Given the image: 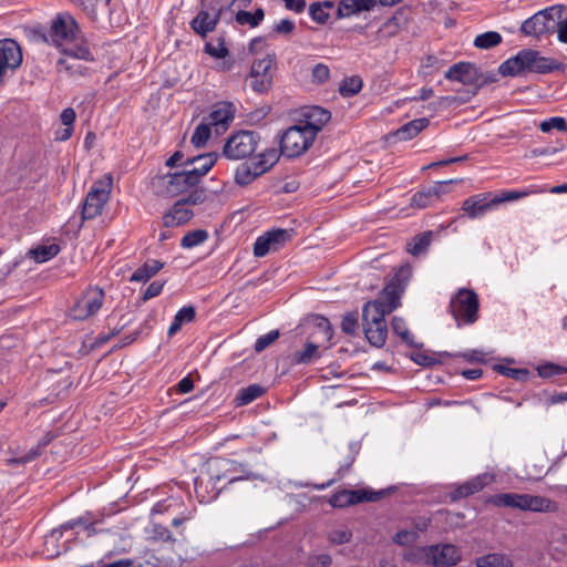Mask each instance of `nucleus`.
I'll return each instance as SVG.
<instances>
[{"instance_id": "nucleus-1", "label": "nucleus", "mask_w": 567, "mask_h": 567, "mask_svg": "<svg viewBox=\"0 0 567 567\" xmlns=\"http://www.w3.org/2000/svg\"><path fill=\"white\" fill-rule=\"evenodd\" d=\"M561 70H564L561 62L543 56L539 51L533 49L518 51L498 66V72L503 76H519L527 73L548 74Z\"/></svg>"}, {"instance_id": "nucleus-2", "label": "nucleus", "mask_w": 567, "mask_h": 567, "mask_svg": "<svg viewBox=\"0 0 567 567\" xmlns=\"http://www.w3.org/2000/svg\"><path fill=\"white\" fill-rule=\"evenodd\" d=\"M81 29L69 12H60L50 21L48 30L35 31V38L55 48H63L80 39Z\"/></svg>"}, {"instance_id": "nucleus-3", "label": "nucleus", "mask_w": 567, "mask_h": 567, "mask_svg": "<svg viewBox=\"0 0 567 567\" xmlns=\"http://www.w3.org/2000/svg\"><path fill=\"white\" fill-rule=\"evenodd\" d=\"M491 503L498 507L518 508L535 513H555L558 509L556 502L540 495L503 493L494 495Z\"/></svg>"}, {"instance_id": "nucleus-4", "label": "nucleus", "mask_w": 567, "mask_h": 567, "mask_svg": "<svg viewBox=\"0 0 567 567\" xmlns=\"http://www.w3.org/2000/svg\"><path fill=\"white\" fill-rule=\"evenodd\" d=\"M478 296L472 289L461 288L452 297L449 311L460 328L464 324H473L478 319Z\"/></svg>"}, {"instance_id": "nucleus-5", "label": "nucleus", "mask_w": 567, "mask_h": 567, "mask_svg": "<svg viewBox=\"0 0 567 567\" xmlns=\"http://www.w3.org/2000/svg\"><path fill=\"white\" fill-rule=\"evenodd\" d=\"M315 133L302 125L288 127L280 136V153L292 158L303 154L313 143Z\"/></svg>"}, {"instance_id": "nucleus-6", "label": "nucleus", "mask_w": 567, "mask_h": 567, "mask_svg": "<svg viewBox=\"0 0 567 567\" xmlns=\"http://www.w3.org/2000/svg\"><path fill=\"white\" fill-rule=\"evenodd\" d=\"M260 134L255 131H238L231 134L223 147V155L228 159H243L252 155L259 143Z\"/></svg>"}, {"instance_id": "nucleus-7", "label": "nucleus", "mask_w": 567, "mask_h": 567, "mask_svg": "<svg viewBox=\"0 0 567 567\" xmlns=\"http://www.w3.org/2000/svg\"><path fill=\"white\" fill-rule=\"evenodd\" d=\"M112 188V179L96 181L90 188L82 206V219L89 220L102 214Z\"/></svg>"}, {"instance_id": "nucleus-8", "label": "nucleus", "mask_w": 567, "mask_h": 567, "mask_svg": "<svg viewBox=\"0 0 567 567\" xmlns=\"http://www.w3.org/2000/svg\"><path fill=\"white\" fill-rule=\"evenodd\" d=\"M104 291L99 287L89 288L70 309V317L83 321L94 316L104 302Z\"/></svg>"}, {"instance_id": "nucleus-9", "label": "nucleus", "mask_w": 567, "mask_h": 567, "mask_svg": "<svg viewBox=\"0 0 567 567\" xmlns=\"http://www.w3.org/2000/svg\"><path fill=\"white\" fill-rule=\"evenodd\" d=\"M421 551L423 561L434 567H451L461 560L458 548L452 544L425 546Z\"/></svg>"}, {"instance_id": "nucleus-10", "label": "nucleus", "mask_w": 567, "mask_h": 567, "mask_svg": "<svg viewBox=\"0 0 567 567\" xmlns=\"http://www.w3.org/2000/svg\"><path fill=\"white\" fill-rule=\"evenodd\" d=\"M388 494L386 489L373 491L368 488L343 489L331 496L329 503L332 507L343 508L363 502H377Z\"/></svg>"}, {"instance_id": "nucleus-11", "label": "nucleus", "mask_w": 567, "mask_h": 567, "mask_svg": "<svg viewBox=\"0 0 567 567\" xmlns=\"http://www.w3.org/2000/svg\"><path fill=\"white\" fill-rule=\"evenodd\" d=\"M22 63V51L13 39L0 40V86L8 73H13Z\"/></svg>"}, {"instance_id": "nucleus-12", "label": "nucleus", "mask_w": 567, "mask_h": 567, "mask_svg": "<svg viewBox=\"0 0 567 567\" xmlns=\"http://www.w3.org/2000/svg\"><path fill=\"white\" fill-rule=\"evenodd\" d=\"M550 11L549 7L526 19L520 25V31L526 35L536 38L555 32L554 13Z\"/></svg>"}, {"instance_id": "nucleus-13", "label": "nucleus", "mask_w": 567, "mask_h": 567, "mask_svg": "<svg viewBox=\"0 0 567 567\" xmlns=\"http://www.w3.org/2000/svg\"><path fill=\"white\" fill-rule=\"evenodd\" d=\"M274 59L266 56L254 61L250 69V86L257 93H266L272 86Z\"/></svg>"}, {"instance_id": "nucleus-14", "label": "nucleus", "mask_w": 567, "mask_h": 567, "mask_svg": "<svg viewBox=\"0 0 567 567\" xmlns=\"http://www.w3.org/2000/svg\"><path fill=\"white\" fill-rule=\"evenodd\" d=\"M166 193L171 196L182 194L199 184L198 174L185 167L181 172L168 173L163 176Z\"/></svg>"}, {"instance_id": "nucleus-15", "label": "nucleus", "mask_w": 567, "mask_h": 567, "mask_svg": "<svg viewBox=\"0 0 567 567\" xmlns=\"http://www.w3.org/2000/svg\"><path fill=\"white\" fill-rule=\"evenodd\" d=\"M444 78L450 81H456L464 85H472L477 87L481 82L482 72L480 69L470 62H458L450 66L445 72Z\"/></svg>"}, {"instance_id": "nucleus-16", "label": "nucleus", "mask_w": 567, "mask_h": 567, "mask_svg": "<svg viewBox=\"0 0 567 567\" xmlns=\"http://www.w3.org/2000/svg\"><path fill=\"white\" fill-rule=\"evenodd\" d=\"M235 112L234 103L221 101L215 103L209 114L204 118L215 128L216 133H220L226 131L234 121Z\"/></svg>"}, {"instance_id": "nucleus-17", "label": "nucleus", "mask_w": 567, "mask_h": 567, "mask_svg": "<svg viewBox=\"0 0 567 567\" xmlns=\"http://www.w3.org/2000/svg\"><path fill=\"white\" fill-rule=\"evenodd\" d=\"M218 467L221 472L210 476V480L214 482L227 480V482L231 484L238 481L249 480L252 476L245 464L235 460L224 458L218 462Z\"/></svg>"}, {"instance_id": "nucleus-18", "label": "nucleus", "mask_w": 567, "mask_h": 567, "mask_svg": "<svg viewBox=\"0 0 567 567\" xmlns=\"http://www.w3.org/2000/svg\"><path fill=\"white\" fill-rule=\"evenodd\" d=\"M494 476L488 473L478 474L471 480L457 485L450 492L451 502H457L481 492L484 487L493 483Z\"/></svg>"}, {"instance_id": "nucleus-19", "label": "nucleus", "mask_w": 567, "mask_h": 567, "mask_svg": "<svg viewBox=\"0 0 567 567\" xmlns=\"http://www.w3.org/2000/svg\"><path fill=\"white\" fill-rule=\"evenodd\" d=\"M495 207L492 193H482L470 196L462 205V209L471 219L481 218Z\"/></svg>"}, {"instance_id": "nucleus-20", "label": "nucleus", "mask_w": 567, "mask_h": 567, "mask_svg": "<svg viewBox=\"0 0 567 567\" xmlns=\"http://www.w3.org/2000/svg\"><path fill=\"white\" fill-rule=\"evenodd\" d=\"M221 9L212 17L208 11L200 10L197 16L189 22L192 30L202 38H206L208 33L213 32L219 20Z\"/></svg>"}, {"instance_id": "nucleus-21", "label": "nucleus", "mask_w": 567, "mask_h": 567, "mask_svg": "<svg viewBox=\"0 0 567 567\" xmlns=\"http://www.w3.org/2000/svg\"><path fill=\"white\" fill-rule=\"evenodd\" d=\"M303 117L305 124L302 126L313 131L316 137L318 132L330 121L331 113L321 106L313 105L303 112Z\"/></svg>"}, {"instance_id": "nucleus-22", "label": "nucleus", "mask_w": 567, "mask_h": 567, "mask_svg": "<svg viewBox=\"0 0 567 567\" xmlns=\"http://www.w3.org/2000/svg\"><path fill=\"white\" fill-rule=\"evenodd\" d=\"M321 349H323V342L308 338L303 349L298 350L292 354V363L305 365L311 364L321 358Z\"/></svg>"}, {"instance_id": "nucleus-23", "label": "nucleus", "mask_w": 567, "mask_h": 567, "mask_svg": "<svg viewBox=\"0 0 567 567\" xmlns=\"http://www.w3.org/2000/svg\"><path fill=\"white\" fill-rule=\"evenodd\" d=\"M401 292L402 288L400 286V280L398 276H395L385 285L377 300H380L383 303L385 311L391 313L400 306Z\"/></svg>"}, {"instance_id": "nucleus-24", "label": "nucleus", "mask_w": 567, "mask_h": 567, "mask_svg": "<svg viewBox=\"0 0 567 567\" xmlns=\"http://www.w3.org/2000/svg\"><path fill=\"white\" fill-rule=\"evenodd\" d=\"M193 216V212L188 209L182 200H178L163 216V225L167 228L177 227L189 221Z\"/></svg>"}, {"instance_id": "nucleus-25", "label": "nucleus", "mask_w": 567, "mask_h": 567, "mask_svg": "<svg viewBox=\"0 0 567 567\" xmlns=\"http://www.w3.org/2000/svg\"><path fill=\"white\" fill-rule=\"evenodd\" d=\"M451 182L452 181H449V183H451ZM446 184H447V182H440L433 186H430L427 188H424V189L415 193L411 198V206L417 207V208L427 207L433 202L439 199L440 195L443 192V187Z\"/></svg>"}, {"instance_id": "nucleus-26", "label": "nucleus", "mask_w": 567, "mask_h": 567, "mask_svg": "<svg viewBox=\"0 0 567 567\" xmlns=\"http://www.w3.org/2000/svg\"><path fill=\"white\" fill-rule=\"evenodd\" d=\"M383 303L380 300H370L363 305L362 308V324H378L385 321V311Z\"/></svg>"}, {"instance_id": "nucleus-27", "label": "nucleus", "mask_w": 567, "mask_h": 567, "mask_svg": "<svg viewBox=\"0 0 567 567\" xmlns=\"http://www.w3.org/2000/svg\"><path fill=\"white\" fill-rule=\"evenodd\" d=\"M375 6V0H340L337 8L339 19L369 11Z\"/></svg>"}, {"instance_id": "nucleus-28", "label": "nucleus", "mask_w": 567, "mask_h": 567, "mask_svg": "<svg viewBox=\"0 0 567 567\" xmlns=\"http://www.w3.org/2000/svg\"><path fill=\"white\" fill-rule=\"evenodd\" d=\"M217 158H218V154L213 152V153H207V154H202L198 156L189 157L183 163V165L185 167H188L190 165L197 164V166H194L190 169L193 172H196L198 174V179L202 181V178L213 168Z\"/></svg>"}, {"instance_id": "nucleus-29", "label": "nucleus", "mask_w": 567, "mask_h": 567, "mask_svg": "<svg viewBox=\"0 0 567 567\" xmlns=\"http://www.w3.org/2000/svg\"><path fill=\"white\" fill-rule=\"evenodd\" d=\"M430 121L426 117L416 118L402 125L394 132V137L399 141H409L415 137L421 131L427 127Z\"/></svg>"}, {"instance_id": "nucleus-30", "label": "nucleus", "mask_w": 567, "mask_h": 567, "mask_svg": "<svg viewBox=\"0 0 567 567\" xmlns=\"http://www.w3.org/2000/svg\"><path fill=\"white\" fill-rule=\"evenodd\" d=\"M164 264L156 259H147L141 267H138L130 277L131 282H147L154 277Z\"/></svg>"}, {"instance_id": "nucleus-31", "label": "nucleus", "mask_w": 567, "mask_h": 567, "mask_svg": "<svg viewBox=\"0 0 567 567\" xmlns=\"http://www.w3.org/2000/svg\"><path fill=\"white\" fill-rule=\"evenodd\" d=\"M363 331L369 343L375 348H382L388 337L386 322L378 324H362Z\"/></svg>"}, {"instance_id": "nucleus-32", "label": "nucleus", "mask_w": 567, "mask_h": 567, "mask_svg": "<svg viewBox=\"0 0 567 567\" xmlns=\"http://www.w3.org/2000/svg\"><path fill=\"white\" fill-rule=\"evenodd\" d=\"M555 32L559 42L567 44V6H553Z\"/></svg>"}, {"instance_id": "nucleus-33", "label": "nucleus", "mask_w": 567, "mask_h": 567, "mask_svg": "<svg viewBox=\"0 0 567 567\" xmlns=\"http://www.w3.org/2000/svg\"><path fill=\"white\" fill-rule=\"evenodd\" d=\"M261 175L262 173L257 169V166L254 162H245L237 167L235 173V181L238 185L246 186Z\"/></svg>"}, {"instance_id": "nucleus-34", "label": "nucleus", "mask_w": 567, "mask_h": 567, "mask_svg": "<svg viewBox=\"0 0 567 567\" xmlns=\"http://www.w3.org/2000/svg\"><path fill=\"white\" fill-rule=\"evenodd\" d=\"M266 392V389L257 383L250 384L246 388H241L238 390L235 402L237 406H243L251 403L256 399L262 396Z\"/></svg>"}, {"instance_id": "nucleus-35", "label": "nucleus", "mask_w": 567, "mask_h": 567, "mask_svg": "<svg viewBox=\"0 0 567 567\" xmlns=\"http://www.w3.org/2000/svg\"><path fill=\"white\" fill-rule=\"evenodd\" d=\"M476 567H514V563L506 554L492 553L478 557Z\"/></svg>"}, {"instance_id": "nucleus-36", "label": "nucleus", "mask_w": 567, "mask_h": 567, "mask_svg": "<svg viewBox=\"0 0 567 567\" xmlns=\"http://www.w3.org/2000/svg\"><path fill=\"white\" fill-rule=\"evenodd\" d=\"M316 331L309 336L315 340H319L317 336L321 337V342H323V349L327 350L330 348V341L333 337V329L330 321L324 317H318L317 323L315 326Z\"/></svg>"}, {"instance_id": "nucleus-37", "label": "nucleus", "mask_w": 567, "mask_h": 567, "mask_svg": "<svg viewBox=\"0 0 567 567\" xmlns=\"http://www.w3.org/2000/svg\"><path fill=\"white\" fill-rule=\"evenodd\" d=\"M280 150L275 147L266 148L257 155V161H254L257 169L262 174L267 173L280 158Z\"/></svg>"}, {"instance_id": "nucleus-38", "label": "nucleus", "mask_w": 567, "mask_h": 567, "mask_svg": "<svg viewBox=\"0 0 567 567\" xmlns=\"http://www.w3.org/2000/svg\"><path fill=\"white\" fill-rule=\"evenodd\" d=\"M73 47L69 49H63V52L73 58V59H80L84 61H94L93 53L90 50L89 43L86 40L82 38L80 34V39L75 42H73Z\"/></svg>"}, {"instance_id": "nucleus-39", "label": "nucleus", "mask_w": 567, "mask_h": 567, "mask_svg": "<svg viewBox=\"0 0 567 567\" xmlns=\"http://www.w3.org/2000/svg\"><path fill=\"white\" fill-rule=\"evenodd\" d=\"M264 18H265V11L261 8H257L255 10V12H252V13L249 11L239 10L235 16V20L238 24H240V25L248 24L250 28L258 27L261 23V21L264 20Z\"/></svg>"}, {"instance_id": "nucleus-40", "label": "nucleus", "mask_w": 567, "mask_h": 567, "mask_svg": "<svg viewBox=\"0 0 567 567\" xmlns=\"http://www.w3.org/2000/svg\"><path fill=\"white\" fill-rule=\"evenodd\" d=\"M392 331L401 338V340L409 347H419L414 342V336L406 327L405 320L401 317H393L391 321Z\"/></svg>"}, {"instance_id": "nucleus-41", "label": "nucleus", "mask_w": 567, "mask_h": 567, "mask_svg": "<svg viewBox=\"0 0 567 567\" xmlns=\"http://www.w3.org/2000/svg\"><path fill=\"white\" fill-rule=\"evenodd\" d=\"M60 246L58 244L41 245L30 250L32 258L41 264L49 261L60 252Z\"/></svg>"}, {"instance_id": "nucleus-42", "label": "nucleus", "mask_w": 567, "mask_h": 567, "mask_svg": "<svg viewBox=\"0 0 567 567\" xmlns=\"http://www.w3.org/2000/svg\"><path fill=\"white\" fill-rule=\"evenodd\" d=\"M503 41L501 33L497 31H487L475 37L474 45L477 49L488 50L497 47Z\"/></svg>"}, {"instance_id": "nucleus-43", "label": "nucleus", "mask_w": 567, "mask_h": 567, "mask_svg": "<svg viewBox=\"0 0 567 567\" xmlns=\"http://www.w3.org/2000/svg\"><path fill=\"white\" fill-rule=\"evenodd\" d=\"M432 240V231H424L414 236L409 244L408 251L413 256H419L426 251Z\"/></svg>"}, {"instance_id": "nucleus-44", "label": "nucleus", "mask_w": 567, "mask_h": 567, "mask_svg": "<svg viewBox=\"0 0 567 567\" xmlns=\"http://www.w3.org/2000/svg\"><path fill=\"white\" fill-rule=\"evenodd\" d=\"M208 239V233L205 229H195L185 234L181 240V246L190 249L204 244Z\"/></svg>"}, {"instance_id": "nucleus-45", "label": "nucleus", "mask_w": 567, "mask_h": 567, "mask_svg": "<svg viewBox=\"0 0 567 567\" xmlns=\"http://www.w3.org/2000/svg\"><path fill=\"white\" fill-rule=\"evenodd\" d=\"M362 89V80L360 76L353 75L342 80L339 86V93L343 97H351L358 94Z\"/></svg>"}, {"instance_id": "nucleus-46", "label": "nucleus", "mask_w": 567, "mask_h": 567, "mask_svg": "<svg viewBox=\"0 0 567 567\" xmlns=\"http://www.w3.org/2000/svg\"><path fill=\"white\" fill-rule=\"evenodd\" d=\"M291 231L292 230L278 228V229H271V230L265 233V235L267 236V238H269V243L271 244L274 251H277L287 241H289L291 239V237H292Z\"/></svg>"}, {"instance_id": "nucleus-47", "label": "nucleus", "mask_w": 567, "mask_h": 567, "mask_svg": "<svg viewBox=\"0 0 567 567\" xmlns=\"http://www.w3.org/2000/svg\"><path fill=\"white\" fill-rule=\"evenodd\" d=\"M212 125L203 118V122L197 125L195 132L192 135V143L196 147L204 146L210 137Z\"/></svg>"}, {"instance_id": "nucleus-48", "label": "nucleus", "mask_w": 567, "mask_h": 567, "mask_svg": "<svg viewBox=\"0 0 567 567\" xmlns=\"http://www.w3.org/2000/svg\"><path fill=\"white\" fill-rule=\"evenodd\" d=\"M48 443H49V441L47 439H43V441L40 442L37 447L31 449L29 452H27L25 454H23L21 456L11 457L7 462L9 465L27 464V463L35 460L41 454V452H40L41 447L45 446Z\"/></svg>"}, {"instance_id": "nucleus-49", "label": "nucleus", "mask_w": 567, "mask_h": 567, "mask_svg": "<svg viewBox=\"0 0 567 567\" xmlns=\"http://www.w3.org/2000/svg\"><path fill=\"white\" fill-rule=\"evenodd\" d=\"M78 527V523L74 519H71L66 523H63L58 528L52 529L47 536H45V545L49 546L55 545V543L59 542V539L63 536L64 532L74 529Z\"/></svg>"}, {"instance_id": "nucleus-50", "label": "nucleus", "mask_w": 567, "mask_h": 567, "mask_svg": "<svg viewBox=\"0 0 567 567\" xmlns=\"http://www.w3.org/2000/svg\"><path fill=\"white\" fill-rule=\"evenodd\" d=\"M539 130L543 133H549L553 130H557L559 132H567V122L561 116L549 117L540 122Z\"/></svg>"}, {"instance_id": "nucleus-51", "label": "nucleus", "mask_w": 567, "mask_h": 567, "mask_svg": "<svg viewBox=\"0 0 567 567\" xmlns=\"http://www.w3.org/2000/svg\"><path fill=\"white\" fill-rule=\"evenodd\" d=\"M537 373L543 379H548L554 375L567 373V367L559 365L553 362H546L537 365Z\"/></svg>"}, {"instance_id": "nucleus-52", "label": "nucleus", "mask_w": 567, "mask_h": 567, "mask_svg": "<svg viewBox=\"0 0 567 567\" xmlns=\"http://www.w3.org/2000/svg\"><path fill=\"white\" fill-rule=\"evenodd\" d=\"M217 41H218V47H215L210 42H206V44L204 47V51H205V53H207L208 55H210L215 59H225L226 56L229 55V50L226 47L225 39L223 37H219L217 39Z\"/></svg>"}, {"instance_id": "nucleus-53", "label": "nucleus", "mask_w": 567, "mask_h": 567, "mask_svg": "<svg viewBox=\"0 0 567 567\" xmlns=\"http://www.w3.org/2000/svg\"><path fill=\"white\" fill-rule=\"evenodd\" d=\"M534 192L533 190H524V192H519V190H505V192H502L501 194L498 195H493V203H495V206L502 204V203H505V202H513V200H517V199H520V198H524L526 196H528L529 194H533Z\"/></svg>"}, {"instance_id": "nucleus-54", "label": "nucleus", "mask_w": 567, "mask_h": 567, "mask_svg": "<svg viewBox=\"0 0 567 567\" xmlns=\"http://www.w3.org/2000/svg\"><path fill=\"white\" fill-rule=\"evenodd\" d=\"M151 538L155 542L175 543V538L171 530L161 524H154L152 526Z\"/></svg>"}, {"instance_id": "nucleus-55", "label": "nucleus", "mask_w": 567, "mask_h": 567, "mask_svg": "<svg viewBox=\"0 0 567 567\" xmlns=\"http://www.w3.org/2000/svg\"><path fill=\"white\" fill-rule=\"evenodd\" d=\"M358 313L357 312H347L342 317L341 321V330L348 336H354L358 330Z\"/></svg>"}, {"instance_id": "nucleus-56", "label": "nucleus", "mask_w": 567, "mask_h": 567, "mask_svg": "<svg viewBox=\"0 0 567 567\" xmlns=\"http://www.w3.org/2000/svg\"><path fill=\"white\" fill-rule=\"evenodd\" d=\"M495 369L501 374L518 381H525L529 375V371L527 369H516L505 365H496Z\"/></svg>"}, {"instance_id": "nucleus-57", "label": "nucleus", "mask_w": 567, "mask_h": 567, "mask_svg": "<svg viewBox=\"0 0 567 567\" xmlns=\"http://www.w3.org/2000/svg\"><path fill=\"white\" fill-rule=\"evenodd\" d=\"M279 338V331L278 330H271L268 333L260 336L254 346V349L256 352H262L265 349H267L271 343H274Z\"/></svg>"}, {"instance_id": "nucleus-58", "label": "nucleus", "mask_w": 567, "mask_h": 567, "mask_svg": "<svg viewBox=\"0 0 567 567\" xmlns=\"http://www.w3.org/2000/svg\"><path fill=\"white\" fill-rule=\"evenodd\" d=\"M270 251H274V248L269 243V238L265 234L259 236L254 244V255L256 257H264Z\"/></svg>"}, {"instance_id": "nucleus-59", "label": "nucleus", "mask_w": 567, "mask_h": 567, "mask_svg": "<svg viewBox=\"0 0 567 567\" xmlns=\"http://www.w3.org/2000/svg\"><path fill=\"white\" fill-rule=\"evenodd\" d=\"M309 14L311 19L318 23H326L329 19V12L324 10L321 2H313L309 7Z\"/></svg>"}, {"instance_id": "nucleus-60", "label": "nucleus", "mask_w": 567, "mask_h": 567, "mask_svg": "<svg viewBox=\"0 0 567 567\" xmlns=\"http://www.w3.org/2000/svg\"><path fill=\"white\" fill-rule=\"evenodd\" d=\"M352 533L349 529L332 530L328 535L330 543L336 545H343L351 540Z\"/></svg>"}, {"instance_id": "nucleus-61", "label": "nucleus", "mask_w": 567, "mask_h": 567, "mask_svg": "<svg viewBox=\"0 0 567 567\" xmlns=\"http://www.w3.org/2000/svg\"><path fill=\"white\" fill-rule=\"evenodd\" d=\"M174 317L176 318V321L182 324L189 323L195 320L196 311L193 306H185L181 308Z\"/></svg>"}, {"instance_id": "nucleus-62", "label": "nucleus", "mask_w": 567, "mask_h": 567, "mask_svg": "<svg viewBox=\"0 0 567 567\" xmlns=\"http://www.w3.org/2000/svg\"><path fill=\"white\" fill-rule=\"evenodd\" d=\"M165 286V281L155 280L153 281L143 292L142 299L143 301H147L152 298L159 296Z\"/></svg>"}, {"instance_id": "nucleus-63", "label": "nucleus", "mask_w": 567, "mask_h": 567, "mask_svg": "<svg viewBox=\"0 0 567 567\" xmlns=\"http://www.w3.org/2000/svg\"><path fill=\"white\" fill-rule=\"evenodd\" d=\"M330 76V70L328 65L323 63H318L312 69V80L317 83L326 82Z\"/></svg>"}, {"instance_id": "nucleus-64", "label": "nucleus", "mask_w": 567, "mask_h": 567, "mask_svg": "<svg viewBox=\"0 0 567 567\" xmlns=\"http://www.w3.org/2000/svg\"><path fill=\"white\" fill-rule=\"evenodd\" d=\"M332 558L329 554H317L308 557V565L310 567H329Z\"/></svg>"}]
</instances>
